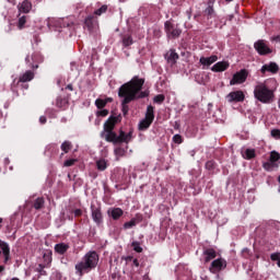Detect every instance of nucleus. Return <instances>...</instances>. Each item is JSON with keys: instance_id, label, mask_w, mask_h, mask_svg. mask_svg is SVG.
<instances>
[{"instance_id": "obj_1", "label": "nucleus", "mask_w": 280, "mask_h": 280, "mask_svg": "<svg viewBox=\"0 0 280 280\" xmlns=\"http://www.w3.org/2000/svg\"><path fill=\"white\" fill-rule=\"evenodd\" d=\"M143 84H145V80L133 77L129 82L120 86L118 95L124 98L122 110L125 115L128 113V106L126 104H130V102L139 100V97H148V92H141Z\"/></svg>"}, {"instance_id": "obj_2", "label": "nucleus", "mask_w": 280, "mask_h": 280, "mask_svg": "<svg viewBox=\"0 0 280 280\" xmlns=\"http://www.w3.org/2000/svg\"><path fill=\"white\" fill-rule=\"evenodd\" d=\"M100 262V256L95 252H89L84 255L82 261L75 265V270L80 277L84 275V272H91L93 268L97 267Z\"/></svg>"}, {"instance_id": "obj_3", "label": "nucleus", "mask_w": 280, "mask_h": 280, "mask_svg": "<svg viewBox=\"0 0 280 280\" xmlns=\"http://www.w3.org/2000/svg\"><path fill=\"white\" fill-rule=\"evenodd\" d=\"M254 97L262 104H270L275 101V91L270 90L266 83H258L254 89Z\"/></svg>"}, {"instance_id": "obj_4", "label": "nucleus", "mask_w": 280, "mask_h": 280, "mask_svg": "<svg viewBox=\"0 0 280 280\" xmlns=\"http://www.w3.org/2000/svg\"><path fill=\"white\" fill-rule=\"evenodd\" d=\"M107 141H110L112 143H130V141H132V131H129L128 133L120 131L119 136H117V133H109L107 136Z\"/></svg>"}, {"instance_id": "obj_5", "label": "nucleus", "mask_w": 280, "mask_h": 280, "mask_svg": "<svg viewBox=\"0 0 280 280\" xmlns=\"http://www.w3.org/2000/svg\"><path fill=\"white\" fill-rule=\"evenodd\" d=\"M152 121H154V107L149 105L144 119L140 120L138 125L139 130H148L149 126H152Z\"/></svg>"}, {"instance_id": "obj_6", "label": "nucleus", "mask_w": 280, "mask_h": 280, "mask_svg": "<svg viewBox=\"0 0 280 280\" xmlns=\"http://www.w3.org/2000/svg\"><path fill=\"white\" fill-rule=\"evenodd\" d=\"M279 165H280V154H279V152L271 151L269 161L265 162L262 164V167L267 172H272V171L277 170V167H279Z\"/></svg>"}, {"instance_id": "obj_7", "label": "nucleus", "mask_w": 280, "mask_h": 280, "mask_svg": "<svg viewBox=\"0 0 280 280\" xmlns=\"http://www.w3.org/2000/svg\"><path fill=\"white\" fill-rule=\"evenodd\" d=\"M118 121H119V117L112 116L104 124V131L106 132V136H105L106 141H108V136L109 135H115V132H113V130H114V128H115V126L117 125Z\"/></svg>"}, {"instance_id": "obj_8", "label": "nucleus", "mask_w": 280, "mask_h": 280, "mask_svg": "<svg viewBox=\"0 0 280 280\" xmlns=\"http://www.w3.org/2000/svg\"><path fill=\"white\" fill-rule=\"evenodd\" d=\"M246 78H248V72L243 69L233 74V78L230 81V85L235 86V84H244V82H246Z\"/></svg>"}, {"instance_id": "obj_9", "label": "nucleus", "mask_w": 280, "mask_h": 280, "mask_svg": "<svg viewBox=\"0 0 280 280\" xmlns=\"http://www.w3.org/2000/svg\"><path fill=\"white\" fill-rule=\"evenodd\" d=\"M226 100L230 102V104H233V102H244V100H246V94H244L242 90L233 91L226 95Z\"/></svg>"}, {"instance_id": "obj_10", "label": "nucleus", "mask_w": 280, "mask_h": 280, "mask_svg": "<svg viewBox=\"0 0 280 280\" xmlns=\"http://www.w3.org/2000/svg\"><path fill=\"white\" fill-rule=\"evenodd\" d=\"M226 268V261L223 258H218L211 262L210 272L212 275H218V272H222Z\"/></svg>"}, {"instance_id": "obj_11", "label": "nucleus", "mask_w": 280, "mask_h": 280, "mask_svg": "<svg viewBox=\"0 0 280 280\" xmlns=\"http://www.w3.org/2000/svg\"><path fill=\"white\" fill-rule=\"evenodd\" d=\"M165 32L168 38H178V36H180L182 34V31L178 27H174V24H172V22L165 23Z\"/></svg>"}, {"instance_id": "obj_12", "label": "nucleus", "mask_w": 280, "mask_h": 280, "mask_svg": "<svg viewBox=\"0 0 280 280\" xmlns=\"http://www.w3.org/2000/svg\"><path fill=\"white\" fill-rule=\"evenodd\" d=\"M254 47L260 56H266V54H272V49H270V47H268V44H266L265 40L256 42L254 44Z\"/></svg>"}, {"instance_id": "obj_13", "label": "nucleus", "mask_w": 280, "mask_h": 280, "mask_svg": "<svg viewBox=\"0 0 280 280\" xmlns=\"http://www.w3.org/2000/svg\"><path fill=\"white\" fill-rule=\"evenodd\" d=\"M229 67H231V63H229V61H219L212 66L211 71H213L214 73H222V71H226Z\"/></svg>"}, {"instance_id": "obj_14", "label": "nucleus", "mask_w": 280, "mask_h": 280, "mask_svg": "<svg viewBox=\"0 0 280 280\" xmlns=\"http://www.w3.org/2000/svg\"><path fill=\"white\" fill-rule=\"evenodd\" d=\"M200 65H202L203 67H211V65H213V62H218V56L212 55L210 57H201L199 59Z\"/></svg>"}, {"instance_id": "obj_15", "label": "nucleus", "mask_w": 280, "mask_h": 280, "mask_svg": "<svg viewBox=\"0 0 280 280\" xmlns=\"http://www.w3.org/2000/svg\"><path fill=\"white\" fill-rule=\"evenodd\" d=\"M165 59L167 60L168 65H176V60H178V55L176 54V50H168L165 55Z\"/></svg>"}, {"instance_id": "obj_16", "label": "nucleus", "mask_w": 280, "mask_h": 280, "mask_svg": "<svg viewBox=\"0 0 280 280\" xmlns=\"http://www.w3.org/2000/svg\"><path fill=\"white\" fill-rule=\"evenodd\" d=\"M108 215L113 218V220H119L124 215V210L121 208H112L107 211Z\"/></svg>"}, {"instance_id": "obj_17", "label": "nucleus", "mask_w": 280, "mask_h": 280, "mask_svg": "<svg viewBox=\"0 0 280 280\" xmlns=\"http://www.w3.org/2000/svg\"><path fill=\"white\" fill-rule=\"evenodd\" d=\"M266 71H270V73H277V71H279V66L276 62L265 65L261 68V73H266Z\"/></svg>"}, {"instance_id": "obj_18", "label": "nucleus", "mask_w": 280, "mask_h": 280, "mask_svg": "<svg viewBox=\"0 0 280 280\" xmlns=\"http://www.w3.org/2000/svg\"><path fill=\"white\" fill-rule=\"evenodd\" d=\"M0 248L2 250V255H4V261H8V259H10V245L3 241H0Z\"/></svg>"}, {"instance_id": "obj_19", "label": "nucleus", "mask_w": 280, "mask_h": 280, "mask_svg": "<svg viewBox=\"0 0 280 280\" xmlns=\"http://www.w3.org/2000/svg\"><path fill=\"white\" fill-rule=\"evenodd\" d=\"M19 11L27 14L32 10V2L24 0L21 4L18 5Z\"/></svg>"}, {"instance_id": "obj_20", "label": "nucleus", "mask_w": 280, "mask_h": 280, "mask_svg": "<svg viewBox=\"0 0 280 280\" xmlns=\"http://www.w3.org/2000/svg\"><path fill=\"white\" fill-rule=\"evenodd\" d=\"M92 218L96 224L102 223V210L98 208L92 209Z\"/></svg>"}, {"instance_id": "obj_21", "label": "nucleus", "mask_w": 280, "mask_h": 280, "mask_svg": "<svg viewBox=\"0 0 280 280\" xmlns=\"http://www.w3.org/2000/svg\"><path fill=\"white\" fill-rule=\"evenodd\" d=\"M109 102H113V98L110 97H107V98H97L95 101V106L98 108V109H102L104 108V106H106Z\"/></svg>"}, {"instance_id": "obj_22", "label": "nucleus", "mask_w": 280, "mask_h": 280, "mask_svg": "<svg viewBox=\"0 0 280 280\" xmlns=\"http://www.w3.org/2000/svg\"><path fill=\"white\" fill-rule=\"evenodd\" d=\"M55 250L59 255H65V253H67V250H69V245H67L65 243H59V244L55 245Z\"/></svg>"}, {"instance_id": "obj_23", "label": "nucleus", "mask_w": 280, "mask_h": 280, "mask_svg": "<svg viewBox=\"0 0 280 280\" xmlns=\"http://www.w3.org/2000/svg\"><path fill=\"white\" fill-rule=\"evenodd\" d=\"M34 80V72L32 71H26L21 78L20 82H30Z\"/></svg>"}, {"instance_id": "obj_24", "label": "nucleus", "mask_w": 280, "mask_h": 280, "mask_svg": "<svg viewBox=\"0 0 280 280\" xmlns=\"http://www.w3.org/2000/svg\"><path fill=\"white\" fill-rule=\"evenodd\" d=\"M203 255H206V261H211V259H215L218 256L214 249H207Z\"/></svg>"}, {"instance_id": "obj_25", "label": "nucleus", "mask_w": 280, "mask_h": 280, "mask_svg": "<svg viewBox=\"0 0 280 280\" xmlns=\"http://www.w3.org/2000/svg\"><path fill=\"white\" fill-rule=\"evenodd\" d=\"M96 167L101 172H104V170H106V167H108V162H106V160H104V159L97 160Z\"/></svg>"}, {"instance_id": "obj_26", "label": "nucleus", "mask_w": 280, "mask_h": 280, "mask_svg": "<svg viewBox=\"0 0 280 280\" xmlns=\"http://www.w3.org/2000/svg\"><path fill=\"white\" fill-rule=\"evenodd\" d=\"M244 159H255V150L254 149H246L245 153L243 154Z\"/></svg>"}, {"instance_id": "obj_27", "label": "nucleus", "mask_w": 280, "mask_h": 280, "mask_svg": "<svg viewBox=\"0 0 280 280\" xmlns=\"http://www.w3.org/2000/svg\"><path fill=\"white\" fill-rule=\"evenodd\" d=\"M61 150H62V152H65L67 154V152H69V150H71V142L65 141L61 144Z\"/></svg>"}, {"instance_id": "obj_28", "label": "nucleus", "mask_w": 280, "mask_h": 280, "mask_svg": "<svg viewBox=\"0 0 280 280\" xmlns=\"http://www.w3.org/2000/svg\"><path fill=\"white\" fill-rule=\"evenodd\" d=\"M43 205H45V200L43 198H37L34 203V207L35 209H43Z\"/></svg>"}, {"instance_id": "obj_29", "label": "nucleus", "mask_w": 280, "mask_h": 280, "mask_svg": "<svg viewBox=\"0 0 280 280\" xmlns=\"http://www.w3.org/2000/svg\"><path fill=\"white\" fill-rule=\"evenodd\" d=\"M122 44L125 47H130L132 45V37L131 36H126L122 38Z\"/></svg>"}, {"instance_id": "obj_30", "label": "nucleus", "mask_w": 280, "mask_h": 280, "mask_svg": "<svg viewBox=\"0 0 280 280\" xmlns=\"http://www.w3.org/2000/svg\"><path fill=\"white\" fill-rule=\"evenodd\" d=\"M107 10H108V7L102 5L98 10L94 12V14H96L97 16H102V14H104V12H106Z\"/></svg>"}, {"instance_id": "obj_31", "label": "nucleus", "mask_w": 280, "mask_h": 280, "mask_svg": "<svg viewBox=\"0 0 280 280\" xmlns=\"http://www.w3.org/2000/svg\"><path fill=\"white\" fill-rule=\"evenodd\" d=\"M153 102H155V104H162V102H165V96L163 94H159L153 98Z\"/></svg>"}, {"instance_id": "obj_32", "label": "nucleus", "mask_w": 280, "mask_h": 280, "mask_svg": "<svg viewBox=\"0 0 280 280\" xmlns=\"http://www.w3.org/2000/svg\"><path fill=\"white\" fill-rule=\"evenodd\" d=\"M25 23H27V19H26L25 16L20 18V19H19V23H18V27H19L20 30H23Z\"/></svg>"}, {"instance_id": "obj_33", "label": "nucleus", "mask_w": 280, "mask_h": 280, "mask_svg": "<svg viewBox=\"0 0 280 280\" xmlns=\"http://www.w3.org/2000/svg\"><path fill=\"white\" fill-rule=\"evenodd\" d=\"M78 162L77 159H70V160H67L63 165L65 167H71L72 165H75V163Z\"/></svg>"}, {"instance_id": "obj_34", "label": "nucleus", "mask_w": 280, "mask_h": 280, "mask_svg": "<svg viewBox=\"0 0 280 280\" xmlns=\"http://www.w3.org/2000/svg\"><path fill=\"white\" fill-rule=\"evenodd\" d=\"M271 260L272 261H278V267L280 268V253H275V254H271Z\"/></svg>"}, {"instance_id": "obj_35", "label": "nucleus", "mask_w": 280, "mask_h": 280, "mask_svg": "<svg viewBox=\"0 0 280 280\" xmlns=\"http://www.w3.org/2000/svg\"><path fill=\"white\" fill-rule=\"evenodd\" d=\"M97 117H107L108 116V109H100L96 112Z\"/></svg>"}, {"instance_id": "obj_36", "label": "nucleus", "mask_w": 280, "mask_h": 280, "mask_svg": "<svg viewBox=\"0 0 280 280\" xmlns=\"http://www.w3.org/2000/svg\"><path fill=\"white\" fill-rule=\"evenodd\" d=\"M115 154L119 159V156H124V154H126V150H124L121 148H117V149H115Z\"/></svg>"}, {"instance_id": "obj_37", "label": "nucleus", "mask_w": 280, "mask_h": 280, "mask_svg": "<svg viewBox=\"0 0 280 280\" xmlns=\"http://www.w3.org/2000/svg\"><path fill=\"white\" fill-rule=\"evenodd\" d=\"M36 271L39 272L40 276L47 275V271H45V266L43 265H38V267L36 268Z\"/></svg>"}, {"instance_id": "obj_38", "label": "nucleus", "mask_w": 280, "mask_h": 280, "mask_svg": "<svg viewBox=\"0 0 280 280\" xmlns=\"http://www.w3.org/2000/svg\"><path fill=\"white\" fill-rule=\"evenodd\" d=\"M271 137L275 139H280V130L279 129H272L271 130Z\"/></svg>"}, {"instance_id": "obj_39", "label": "nucleus", "mask_w": 280, "mask_h": 280, "mask_svg": "<svg viewBox=\"0 0 280 280\" xmlns=\"http://www.w3.org/2000/svg\"><path fill=\"white\" fill-rule=\"evenodd\" d=\"M173 141L174 143H183V137H180V135H175Z\"/></svg>"}, {"instance_id": "obj_40", "label": "nucleus", "mask_w": 280, "mask_h": 280, "mask_svg": "<svg viewBox=\"0 0 280 280\" xmlns=\"http://www.w3.org/2000/svg\"><path fill=\"white\" fill-rule=\"evenodd\" d=\"M136 224H137L136 221L131 220V221L125 223L124 228L125 229H132V226H135Z\"/></svg>"}, {"instance_id": "obj_41", "label": "nucleus", "mask_w": 280, "mask_h": 280, "mask_svg": "<svg viewBox=\"0 0 280 280\" xmlns=\"http://www.w3.org/2000/svg\"><path fill=\"white\" fill-rule=\"evenodd\" d=\"M206 14H208V16H211L213 14V7H208L206 9Z\"/></svg>"}, {"instance_id": "obj_42", "label": "nucleus", "mask_w": 280, "mask_h": 280, "mask_svg": "<svg viewBox=\"0 0 280 280\" xmlns=\"http://www.w3.org/2000/svg\"><path fill=\"white\" fill-rule=\"evenodd\" d=\"M133 249L136 250V253H141V250H143V248H141L139 244H133Z\"/></svg>"}, {"instance_id": "obj_43", "label": "nucleus", "mask_w": 280, "mask_h": 280, "mask_svg": "<svg viewBox=\"0 0 280 280\" xmlns=\"http://www.w3.org/2000/svg\"><path fill=\"white\" fill-rule=\"evenodd\" d=\"M206 167H207V170H212V167H213V162H211V161L207 162V163H206Z\"/></svg>"}, {"instance_id": "obj_44", "label": "nucleus", "mask_w": 280, "mask_h": 280, "mask_svg": "<svg viewBox=\"0 0 280 280\" xmlns=\"http://www.w3.org/2000/svg\"><path fill=\"white\" fill-rule=\"evenodd\" d=\"M39 122H40V124H47V118H46L45 116H42V117L39 118Z\"/></svg>"}, {"instance_id": "obj_45", "label": "nucleus", "mask_w": 280, "mask_h": 280, "mask_svg": "<svg viewBox=\"0 0 280 280\" xmlns=\"http://www.w3.org/2000/svg\"><path fill=\"white\" fill-rule=\"evenodd\" d=\"M271 40H275L276 43H280V35L272 37Z\"/></svg>"}, {"instance_id": "obj_46", "label": "nucleus", "mask_w": 280, "mask_h": 280, "mask_svg": "<svg viewBox=\"0 0 280 280\" xmlns=\"http://www.w3.org/2000/svg\"><path fill=\"white\" fill-rule=\"evenodd\" d=\"M44 257H46L48 264H51V255H45Z\"/></svg>"}, {"instance_id": "obj_47", "label": "nucleus", "mask_w": 280, "mask_h": 280, "mask_svg": "<svg viewBox=\"0 0 280 280\" xmlns=\"http://www.w3.org/2000/svg\"><path fill=\"white\" fill-rule=\"evenodd\" d=\"M133 266H136L137 268H139V260H138V259H133Z\"/></svg>"}, {"instance_id": "obj_48", "label": "nucleus", "mask_w": 280, "mask_h": 280, "mask_svg": "<svg viewBox=\"0 0 280 280\" xmlns=\"http://www.w3.org/2000/svg\"><path fill=\"white\" fill-rule=\"evenodd\" d=\"M81 213H82V210H75L74 211V215H81Z\"/></svg>"}, {"instance_id": "obj_49", "label": "nucleus", "mask_w": 280, "mask_h": 280, "mask_svg": "<svg viewBox=\"0 0 280 280\" xmlns=\"http://www.w3.org/2000/svg\"><path fill=\"white\" fill-rule=\"evenodd\" d=\"M67 89H69V91H73V85H68Z\"/></svg>"}, {"instance_id": "obj_50", "label": "nucleus", "mask_w": 280, "mask_h": 280, "mask_svg": "<svg viewBox=\"0 0 280 280\" xmlns=\"http://www.w3.org/2000/svg\"><path fill=\"white\" fill-rule=\"evenodd\" d=\"M0 272H3V266H0Z\"/></svg>"}, {"instance_id": "obj_51", "label": "nucleus", "mask_w": 280, "mask_h": 280, "mask_svg": "<svg viewBox=\"0 0 280 280\" xmlns=\"http://www.w3.org/2000/svg\"><path fill=\"white\" fill-rule=\"evenodd\" d=\"M2 222H3V219L0 218V223H2Z\"/></svg>"}, {"instance_id": "obj_52", "label": "nucleus", "mask_w": 280, "mask_h": 280, "mask_svg": "<svg viewBox=\"0 0 280 280\" xmlns=\"http://www.w3.org/2000/svg\"><path fill=\"white\" fill-rule=\"evenodd\" d=\"M278 191H279V194H280V187H279Z\"/></svg>"}, {"instance_id": "obj_53", "label": "nucleus", "mask_w": 280, "mask_h": 280, "mask_svg": "<svg viewBox=\"0 0 280 280\" xmlns=\"http://www.w3.org/2000/svg\"><path fill=\"white\" fill-rule=\"evenodd\" d=\"M226 1H233V0H226Z\"/></svg>"}]
</instances>
